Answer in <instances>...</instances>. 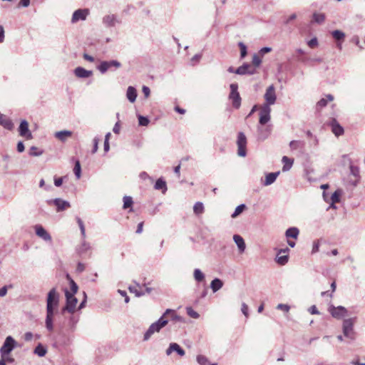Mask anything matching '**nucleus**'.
I'll list each match as a JSON object with an SVG mask.
<instances>
[{
  "instance_id": "bb28decb",
  "label": "nucleus",
  "mask_w": 365,
  "mask_h": 365,
  "mask_svg": "<svg viewBox=\"0 0 365 365\" xmlns=\"http://www.w3.org/2000/svg\"><path fill=\"white\" fill-rule=\"evenodd\" d=\"M289 251L288 248L280 250L277 256L276 261L278 264L281 265H284L288 262V256L287 255H279L281 253H286Z\"/></svg>"
},
{
  "instance_id": "de8ad7c7",
  "label": "nucleus",
  "mask_w": 365,
  "mask_h": 365,
  "mask_svg": "<svg viewBox=\"0 0 365 365\" xmlns=\"http://www.w3.org/2000/svg\"><path fill=\"white\" fill-rule=\"evenodd\" d=\"M187 314L193 319H198L200 317V314L195 312L192 307L186 308Z\"/></svg>"
},
{
  "instance_id": "58836bf2",
  "label": "nucleus",
  "mask_w": 365,
  "mask_h": 365,
  "mask_svg": "<svg viewBox=\"0 0 365 365\" xmlns=\"http://www.w3.org/2000/svg\"><path fill=\"white\" fill-rule=\"evenodd\" d=\"M193 212L196 215H200L204 212V205L202 202H197L193 206Z\"/></svg>"
},
{
  "instance_id": "c9c22d12",
  "label": "nucleus",
  "mask_w": 365,
  "mask_h": 365,
  "mask_svg": "<svg viewBox=\"0 0 365 365\" xmlns=\"http://www.w3.org/2000/svg\"><path fill=\"white\" fill-rule=\"evenodd\" d=\"M66 278L69 281V283H70L71 291V294H73V295H74L78 292V287L77 284L71 279V277H70V275L68 274H66Z\"/></svg>"
},
{
  "instance_id": "7c9ffc66",
  "label": "nucleus",
  "mask_w": 365,
  "mask_h": 365,
  "mask_svg": "<svg viewBox=\"0 0 365 365\" xmlns=\"http://www.w3.org/2000/svg\"><path fill=\"white\" fill-rule=\"evenodd\" d=\"M299 233V230L297 227H290L287 229L285 232V235L287 238L292 237L294 239H297Z\"/></svg>"
},
{
  "instance_id": "5701e85b",
  "label": "nucleus",
  "mask_w": 365,
  "mask_h": 365,
  "mask_svg": "<svg viewBox=\"0 0 365 365\" xmlns=\"http://www.w3.org/2000/svg\"><path fill=\"white\" fill-rule=\"evenodd\" d=\"M137 91L133 86H128L126 91V98L130 103H134L137 98Z\"/></svg>"
},
{
  "instance_id": "393cba45",
  "label": "nucleus",
  "mask_w": 365,
  "mask_h": 365,
  "mask_svg": "<svg viewBox=\"0 0 365 365\" xmlns=\"http://www.w3.org/2000/svg\"><path fill=\"white\" fill-rule=\"evenodd\" d=\"M282 162L283 163L282 171L287 172L292 168L294 163V160L287 156H284L282 157Z\"/></svg>"
},
{
  "instance_id": "e433bc0d",
  "label": "nucleus",
  "mask_w": 365,
  "mask_h": 365,
  "mask_svg": "<svg viewBox=\"0 0 365 365\" xmlns=\"http://www.w3.org/2000/svg\"><path fill=\"white\" fill-rule=\"evenodd\" d=\"M78 322V318L74 316H71L68 322V327L71 331H73L76 329V326Z\"/></svg>"
},
{
  "instance_id": "69168bd1",
  "label": "nucleus",
  "mask_w": 365,
  "mask_h": 365,
  "mask_svg": "<svg viewBox=\"0 0 365 365\" xmlns=\"http://www.w3.org/2000/svg\"><path fill=\"white\" fill-rule=\"evenodd\" d=\"M309 312L312 314H319V312L318 311V309L315 305L311 306L309 309Z\"/></svg>"
},
{
  "instance_id": "a211bd4d",
  "label": "nucleus",
  "mask_w": 365,
  "mask_h": 365,
  "mask_svg": "<svg viewBox=\"0 0 365 365\" xmlns=\"http://www.w3.org/2000/svg\"><path fill=\"white\" fill-rule=\"evenodd\" d=\"M173 351H175L180 356H183L185 354V350L181 348L178 344L175 342L170 344L169 347L165 351V353L168 356H170Z\"/></svg>"
},
{
  "instance_id": "6e6552de",
  "label": "nucleus",
  "mask_w": 365,
  "mask_h": 365,
  "mask_svg": "<svg viewBox=\"0 0 365 365\" xmlns=\"http://www.w3.org/2000/svg\"><path fill=\"white\" fill-rule=\"evenodd\" d=\"M237 145V155L240 157H245L247 155V138L242 132L238 133Z\"/></svg>"
},
{
  "instance_id": "4be33fe9",
  "label": "nucleus",
  "mask_w": 365,
  "mask_h": 365,
  "mask_svg": "<svg viewBox=\"0 0 365 365\" xmlns=\"http://www.w3.org/2000/svg\"><path fill=\"white\" fill-rule=\"evenodd\" d=\"M71 135L72 132L66 130L56 132L54 134V136L62 142H65L67 140V138L71 137Z\"/></svg>"
},
{
  "instance_id": "e2e57ef3",
  "label": "nucleus",
  "mask_w": 365,
  "mask_h": 365,
  "mask_svg": "<svg viewBox=\"0 0 365 365\" xmlns=\"http://www.w3.org/2000/svg\"><path fill=\"white\" fill-rule=\"evenodd\" d=\"M142 91H143V94H144L145 98H148L150 96V90L146 86H143Z\"/></svg>"
},
{
  "instance_id": "0eeeda50",
  "label": "nucleus",
  "mask_w": 365,
  "mask_h": 365,
  "mask_svg": "<svg viewBox=\"0 0 365 365\" xmlns=\"http://www.w3.org/2000/svg\"><path fill=\"white\" fill-rule=\"evenodd\" d=\"M265 103L262 106H267L270 107L274 105L277 101V95L275 92V88L273 85H270L266 89V92L264 95Z\"/></svg>"
},
{
  "instance_id": "412c9836",
  "label": "nucleus",
  "mask_w": 365,
  "mask_h": 365,
  "mask_svg": "<svg viewBox=\"0 0 365 365\" xmlns=\"http://www.w3.org/2000/svg\"><path fill=\"white\" fill-rule=\"evenodd\" d=\"M233 240L237 245L239 252L240 253L244 252L246 248V245L244 239L239 235H234Z\"/></svg>"
},
{
  "instance_id": "72a5a7b5",
  "label": "nucleus",
  "mask_w": 365,
  "mask_h": 365,
  "mask_svg": "<svg viewBox=\"0 0 365 365\" xmlns=\"http://www.w3.org/2000/svg\"><path fill=\"white\" fill-rule=\"evenodd\" d=\"M154 187L155 190H162L163 193L167 190L166 182L161 178L156 180Z\"/></svg>"
},
{
  "instance_id": "6e6d98bb",
  "label": "nucleus",
  "mask_w": 365,
  "mask_h": 365,
  "mask_svg": "<svg viewBox=\"0 0 365 365\" xmlns=\"http://www.w3.org/2000/svg\"><path fill=\"white\" fill-rule=\"evenodd\" d=\"M262 63L260 57L257 54H254L252 56V64L255 67H259Z\"/></svg>"
},
{
  "instance_id": "cd10ccee",
  "label": "nucleus",
  "mask_w": 365,
  "mask_h": 365,
  "mask_svg": "<svg viewBox=\"0 0 365 365\" xmlns=\"http://www.w3.org/2000/svg\"><path fill=\"white\" fill-rule=\"evenodd\" d=\"M169 314L170 315V317L173 321L180 322H184L183 319L180 316L176 314L175 312L170 309H166L162 317H163V319H165V317H166L167 315H169Z\"/></svg>"
},
{
  "instance_id": "79ce46f5",
  "label": "nucleus",
  "mask_w": 365,
  "mask_h": 365,
  "mask_svg": "<svg viewBox=\"0 0 365 365\" xmlns=\"http://www.w3.org/2000/svg\"><path fill=\"white\" fill-rule=\"evenodd\" d=\"M245 208H246V206L245 204H241V205H238L235 208V210L234 212L232 214L231 217L232 218H236L245 210Z\"/></svg>"
},
{
  "instance_id": "a878e982",
  "label": "nucleus",
  "mask_w": 365,
  "mask_h": 365,
  "mask_svg": "<svg viewBox=\"0 0 365 365\" xmlns=\"http://www.w3.org/2000/svg\"><path fill=\"white\" fill-rule=\"evenodd\" d=\"M279 175V172L270 173L267 174L265 177V180L264 182V185L268 186L272 185L277 179L278 175Z\"/></svg>"
},
{
  "instance_id": "c85d7f7f",
  "label": "nucleus",
  "mask_w": 365,
  "mask_h": 365,
  "mask_svg": "<svg viewBox=\"0 0 365 365\" xmlns=\"http://www.w3.org/2000/svg\"><path fill=\"white\" fill-rule=\"evenodd\" d=\"M334 100V96L331 94H327L325 98H322L317 103V108L321 109L325 107L327 105L329 101H332Z\"/></svg>"
},
{
  "instance_id": "dca6fc26",
  "label": "nucleus",
  "mask_w": 365,
  "mask_h": 365,
  "mask_svg": "<svg viewBox=\"0 0 365 365\" xmlns=\"http://www.w3.org/2000/svg\"><path fill=\"white\" fill-rule=\"evenodd\" d=\"M121 66V63L115 60L110 61H102L98 66V69L101 73H105L110 68L115 67L118 68Z\"/></svg>"
},
{
  "instance_id": "39448f33",
  "label": "nucleus",
  "mask_w": 365,
  "mask_h": 365,
  "mask_svg": "<svg viewBox=\"0 0 365 365\" xmlns=\"http://www.w3.org/2000/svg\"><path fill=\"white\" fill-rule=\"evenodd\" d=\"M46 203L48 205H54L57 212H63L71 207V204L68 201L63 200L61 198H55L48 200Z\"/></svg>"
},
{
  "instance_id": "338daca9",
  "label": "nucleus",
  "mask_w": 365,
  "mask_h": 365,
  "mask_svg": "<svg viewBox=\"0 0 365 365\" xmlns=\"http://www.w3.org/2000/svg\"><path fill=\"white\" fill-rule=\"evenodd\" d=\"M308 45L311 48H314L317 45V39L316 38H312L308 41Z\"/></svg>"
},
{
  "instance_id": "680f3d73",
  "label": "nucleus",
  "mask_w": 365,
  "mask_h": 365,
  "mask_svg": "<svg viewBox=\"0 0 365 365\" xmlns=\"http://www.w3.org/2000/svg\"><path fill=\"white\" fill-rule=\"evenodd\" d=\"M98 142H99V139L98 138H95L93 139V148L92 150L93 153H95L97 152V150L98 149Z\"/></svg>"
},
{
  "instance_id": "c756f323",
  "label": "nucleus",
  "mask_w": 365,
  "mask_h": 365,
  "mask_svg": "<svg viewBox=\"0 0 365 365\" xmlns=\"http://www.w3.org/2000/svg\"><path fill=\"white\" fill-rule=\"evenodd\" d=\"M223 286V282L218 278L214 279L210 283V288L213 292H216L220 290Z\"/></svg>"
},
{
  "instance_id": "b1692460",
  "label": "nucleus",
  "mask_w": 365,
  "mask_h": 365,
  "mask_svg": "<svg viewBox=\"0 0 365 365\" xmlns=\"http://www.w3.org/2000/svg\"><path fill=\"white\" fill-rule=\"evenodd\" d=\"M331 130L336 136H339L344 133V128L334 119L331 123Z\"/></svg>"
},
{
  "instance_id": "864d4df0",
  "label": "nucleus",
  "mask_w": 365,
  "mask_h": 365,
  "mask_svg": "<svg viewBox=\"0 0 365 365\" xmlns=\"http://www.w3.org/2000/svg\"><path fill=\"white\" fill-rule=\"evenodd\" d=\"M77 222L78 224L82 237L84 239L86 237V230L84 224L80 218H77Z\"/></svg>"
},
{
  "instance_id": "20e7f679",
  "label": "nucleus",
  "mask_w": 365,
  "mask_h": 365,
  "mask_svg": "<svg viewBox=\"0 0 365 365\" xmlns=\"http://www.w3.org/2000/svg\"><path fill=\"white\" fill-rule=\"evenodd\" d=\"M230 93L229 99L232 101V106L238 109L241 106V97L238 92V85L237 83H232L230 86Z\"/></svg>"
},
{
  "instance_id": "423d86ee",
  "label": "nucleus",
  "mask_w": 365,
  "mask_h": 365,
  "mask_svg": "<svg viewBox=\"0 0 365 365\" xmlns=\"http://www.w3.org/2000/svg\"><path fill=\"white\" fill-rule=\"evenodd\" d=\"M65 296L66 297V305L63 308V312L67 311L68 312L73 314L74 313L76 307L78 300L76 297L71 294V292L66 290Z\"/></svg>"
},
{
  "instance_id": "4c0bfd02",
  "label": "nucleus",
  "mask_w": 365,
  "mask_h": 365,
  "mask_svg": "<svg viewBox=\"0 0 365 365\" xmlns=\"http://www.w3.org/2000/svg\"><path fill=\"white\" fill-rule=\"evenodd\" d=\"M194 279L200 282L205 279V274L200 269H195L193 272Z\"/></svg>"
},
{
  "instance_id": "a18cd8bd",
  "label": "nucleus",
  "mask_w": 365,
  "mask_h": 365,
  "mask_svg": "<svg viewBox=\"0 0 365 365\" xmlns=\"http://www.w3.org/2000/svg\"><path fill=\"white\" fill-rule=\"evenodd\" d=\"M313 19L315 22H317L318 24H321L322 22H324V21L325 19V16L323 14L315 13L313 14Z\"/></svg>"
},
{
  "instance_id": "7ed1b4c3",
  "label": "nucleus",
  "mask_w": 365,
  "mask_h": 365,
  "mask_svg": "<svg viewBox=\"0 0 365 365\" xmlns=\"http://www.w3.org/2000/svg\"><path fill=\"white\" fill-rule=\"evenodd\" d=\"M16 346V341L14 339L9 336L6 338L2 346L0 349V353L2 358L5 359Z\"/></svg>"
},
{
  "instance_id": "774afa93",
  "label": "nucleus",
  "mask_w": 365,
  "mask_h": 365,
  "mask_svg": "<svg viewBox=\"0 0 365 365\" xmlns=\"http://www.w3.org/2000/svg\"><path fill=\"white\" fill-rule=\"evenodd\" d=\"M17 150L18 152L19 153H22L24 151V149H25V147H24V145L23 143V142L21 141H19L18 143H17Z\"/></svg>"
},
{
  "instance_id": "bf43d9fd",
  "label": "nucleus",
  "mask_w": 365,
  "mask_h": 365,
  "mask_svg": "<svg viewBox=\"0 0 365 365\" xmlns=\"http://www.w3.org/2000/svg\"><path fill=\"white\" fill-rule=\"evenodd\" d=\"M277 309H280V310H283L286 312H288L290 309V307L287 304H279L277 306Z\"/></svg>"
},
{
  "instance_id": "2f4dec72",
  "label": "nucleus",
  "mask_w": 365,
  "mask_h": 365,
  "mask_svg": "<svg viewBox=\"0 0 365 365\" xmlns=\"http://www.w3.org/2000/svg\"><path fill=\"white\" fill-rule=\"evenodd\" d=\"M269 134V131L267 129H264L261 126L257 128V138L259 140H265Z\"/></svg>"
},
{
  "instance_id": "37998d69",
  "label": "nucleus",
  "mask_w": 365,
  "mask_h": 365,
  "mask_svg": "<svg viewBox=\"0 0 365 365\" xmlns=\"http://www.w3.org/2000/svg\"><path fill=\"white\" fill-rule=\"evenodd\" d=\"M133 203V199L130 196H124L123 197V209H127V208H129L132 206Z\"/></svg>"
},
{
  "instance_id": "9d476101",
  "label": "nucleus",
  "mask_w": 365,
  "mask_h": 365,
  "mask_svg": "<svg viewBox=\"0 0 365 365\" xmlns=\"http://www.w3.org/2000/svg\"><path fill=\"white\" fill-rule=\"evenodd\" d=\"M329 312L331 315L337 319H341L347 315V309L342 306L335 307L334 305H331L329 307Z\"/></svg>"
},
{
  "instance_id": "f3484780",
  "label": "nucleus",
  "mask_w": 365,
  "mask_h": 365,
  "mask_svg": "<svg viewBox=\"0 0 365 365\" xmlns=\"http://www.w3.org/2000/svg\"><path fill=\"white\" fill-rule=\"evenodd\" d=\"M255 68H252L251 65L248 63H244L242 66L238 67L235 73L238 75H245V74H254L255 73Z\"/></svg>"
},
{
  "instance_id": "1a4fd4ad",
  "label": "nucleus",
  "mask_w": 365,
  "mask_h": 365,
  "mask_svg": "<svg viewBox=\"0 0 365 365\" xmlns=\"http://www.w3.org/2000/svg\"><path fill=\"white\" fill-rule=\"evenodd\" d=\"M89 14L90 11L88 9H77L73 13L71 21L72 24H76L80 21H85Z\"/></svg>"
},
{
  "instance_id": "49530a36",
  "label": "nucleus",
  "mask_w": 365,
  "mask_h": 365,
  "mask_svg": "<svg viewBox=\"0 0 365 365\" xmlns=\"http://www.w3.org/2000/svg\"><path fill=\"white\" fill-rule=\"evenodd\" d=\"M196 359L200 365H207L209 362L208 359L203 355L197 356Z\"/></svg>"
},
{
  "instance_id": "c03bdc74",
  "label": "nucleus",
  "mask_w": 365,
  "mask_h": 365,
  "mask_svg": "<svg viewBox=\"0 0 365 365\" xmlns=\"http://www.w3.org/2000/svg\"><path fill=\"white\" fill-rule=\"evenodd\" d=\"M74 174L77 179H80L81 177V164L78 160H77L75 163V166L73 168Z\"/></svg>"
},
{
  "instance_id": "ddd939ff",
  "label": "nucleus",
  "mask_w": 365,
  "mask_h": 365,
  "mask_svg": "<svg viewBox=\"0 0 365 365\" xmlns=\"http://www.w3.org/2000/svg\"><path fill=\"white\" fill-rule=\"evenodd\" d=\"M34 229L37 237H38L45 242H51L52 238L51 235L41 225H36L34 227Z\"/></svg>"
},
{
  "instance_id": "4468645a",
  "label": "nucleus",
  "mask_w": 365,
  "mask_h": 365,
  "mask_svg": "<svg viewBox=\"0 0 365 365\" xmlns=\"http://www.w3.org/2000/svg\"><path fill=\"white\" fill-rule=\"evenodd\" d=\"M19 133L20 136L26 138V140H31L33 138L31 132L29 129V123L26 120L21 121L19 127Z\"/></svg>"
},
{
  "instance_id": "2eb2a0df",
  "label": "nucleus",
  "mask_w": 365,
  "mask_h": 365,
  "mask_svg": "<svg viewBox=\"0 0 365 365\" xmlns=\"http://www.w3.org/2000/svg\"><path fill=\"white\" fill-rule=\"evenodd\" d=\"M102 23L105 27L110 28L114 27L117 24L120 23V21L115 14H108L103 17Z\"/></svg>"
},
{
  "instance_id": "ea45409f",
  "label": "nucleus",
  "mask_w": 365,
  "mask_h": 365,
  "mask_svg": "<svg viewBox=\"0 0 365 365\" xmlns=\"http://www.w3.org/2000/svg\"><path fill=\"white\" fill-rule=\"evenodd\" d=\"M43 153V150H41L36 146H31L29 150V155L31 156L37 157L41 155Z\"/></svg>"
},
{
  "instance_id": "603ef678",
  "label": "nucleus",
  "mask_w": 365,
  "mask_h": 365,
  "mask_svg": "<svg viewBox=\"0 0 365 365\" xmlns=\"http://www.w3.org/2000/svg\"><path fill=\"white\" fill-rule=\"evenodd\" d=\"M129 289V291L131 292V293H133L135 294V295L136 297H141L143 295L145 294V292H142V291H139L135 287H132V286H130L128 287Z\"/></svg>"
},
{
  "instance_id": "5fc2aeb1",
  "label": "nucleus",
  "mask_w": 365,
  "mask_h": 365,
  "mask_svg": "<svg viewBox=\"0 0 365 365\" xmlns=\"http://www.w3.org/2000/svg\"><path fill=\"white\" fill-rule=\"evenodd\" d=\"M349 168H350V173L353 176H354L356 178L359 177V168L357 166L351 165Z\"/></svg>"
},
{
  "instance_id": "4d7b16f0",
  "label": "nucleus",
  "mask_w": 365,
  "mask_h": 365,
  "mask_svg": "<svg viewBox=\"0 0 365 365\" xmlns=\"http://www.w3.org/2000/svg\"><path fill=\"white\" fill-rule=\"evenodd\" d=\"M340 192L339 190L335 191L331 197L332 204L339 202Z\"/></svg>"
},
{
  "instance_id": "0e129e2a",
  "label": "nucleus",
  "mask_w": 365,
  "mask_h": 365,
  "mask_svg": "<svg viewBox=\"0 0 365 365\" xmlns=\"http://www.w3.org/2000/svg\"><path fill=\"white\" fill-rule=\"evenodd\" d=\"M271 51H272V48H270V47H263L259 50V53L260 55L263 56L265 53L270 52Z\"/></svg>"
},
{
  "instance_id": "13d9d810",
  "label": "nucleus",
  "mask_w": 365,
  "mask_h": 365,
  "mask_svg": "<svg viewBox=\"0 0 365 365\" xmlns=\"http://www.w3.org/2000/svg\"><path fill=\"white\" fill-rule=\"evenodd\" d=\"M248 306L245 303L242 304L241 311L243 313V314L245 316L246 318H248L249 317V312H248Z\"/></svg>"
},
{
  "instance_id": "f8f14e48",
  "label": "nucleus",
  "mask_w": 365,
  "mask_h": 365,
  "mask_svg": "<svg viewBox=\"0 0 365 365\" xmlns=\"http://www.w3.org/2000/svg\"><path fill=\"white\" fill-rule=\"evenodd\" d=\"M271 108L267 106H262L259 111V123L261 125H265L271 119Z\"/></svg>"
},
{
  "instance_id": "6ab92c4d",
  "label": "nucleus",
  "mask_w": 365,
  "mask_h": 365,
  "mask_svg": "<svg viewBox=\"0 0 365 365\" xmlns=\"http://www.w3.org/2000/svg\"><path fill=\"white\" fill-rule=\"evenodd\" d=\"M74 74L79 78H87L93 75V71L79 66L74 69Z\"/></svg>"
},
{
  "instance_id": "f257e3e1",
  "label": "nucleus",
  "mask_w": 365,
  "mask_h": 365,
  "mask_svg": "<svg viewBox=\"0 0 365 365\" xmlns=\"http://www.w3.org/2000/svg\"><path fill=\"white\" fill-rule=\"evenodd\" d=\"M59 304V294L56 288H52L46 299V327L49 331L53 330V319Z\"/></svg>"
},
{
  "instance_id": "3c124183",
  "label": "nucleus",
  "mask_w": 365,
  "mask_h": 365,
  "mask_svg": "<svg viewBox=\"0 0 365 365\" xmlns=\"http://www.w3.org/2000/svg\"><path fill=\"white\" fill-rule=\"evenodd\" d=\"M238 46L240 48V56L241 58H245L247 55V46L242 42H239Z\"/></svg>"
},
{
  "instance_id": "f704fd0d",
  "label": "nucleus",
  "mask_w": 365,
  "mask_h": 365,
  "mask_svg": "<svg viewBox=\"0 0 365 365\" xmlns=\"http://www.w3.org/2000/svg\"><path fill=\"white\" fill-rule=\"evenodd\" d=\"M90 245L86 241H83L81 244L78 246L77 248V252L80 254H84L86 253L89 249H90Z\"/></svg>"
},
{
  "instance_id": "f03ea898",
  "label": "nucleus",
  "mask_w": 365,
  "mask_h": 365,
  "mask_svg": "<svg viewBox=\"0 0 365 365\" xmlns=\"http://www.w3.org/2000/svg\"><path fill=\"white\" fill-rule=\"evenodd\" d=\"M168 321L161 317L157 322L153 323L144 334L143 340L148 341L155 333L159 332L162 328L168 324Z\"/></svg>"
},
{
  "instance_id": "473e14b6",
  "label": "nucleus",
  "mask_w": 365,
  "mask_h": 365,
  "mask_svg": "<svg viewBox=\"0 0 365 365\" xmlns=\"http://www.w3.org/2000/svg\"><path fill=\"white\" fill-rule=\"evenodd\" d=\"M34 353L40 357H43L46 354L47 349L41 344H38L35 348Z\"/></svg>"
},
{
  "instance_id": "aec40b11",
  "label": "nucleus",
  "mask_w": 365,
  "mask_h": 365,
  "mask_svg": "<svg viewBox=\"0 0 365 365\" xmlns=\"http://www.w3.org/2000/svg\"><path fill=\"white\" fill-rule=\"evenodd\" d=\"M0 125L9 130H11L14 128V123L11 120L4 114L0 115Z\"/></svg>"
},
{
  "instance_id": "8fccbe9b",
  "label": "nucleus",
  "mask_w": 365,
  "mask_h": 365,
  "mask_svg": "<svg viewBox=\"0 0 365 365\" xmlns=\"http://www.w3.org/2000/svg\"><path fill=\"white\" fill-rule=\"evenodd\" d=\"M138 123L141 126H147L149 124L150 120L147 117L138 115Z\"/></svg>"
},
{
  "instance_id": "9b49d317",
  "label": "nucleus",
  "mask_w": 365,
  "mask_h": 365,
  "mask_svg": "<svg viewBox=\"0 0 365 365\" xmlns=\"http://www.w3.org/2000/svg\"><path fill=\"white\" fill-rule=\"evenodd\" d=\"M354 322L352 319H344L343 322L344 335L353 340L354 339V332L353 330Z\"/></svg>"
},
{
  "instance_id": "a19ab883",
  "label": "nucleus",
  "mask_w": 365,
  "mask_h": 365,
  "mask_svg": "<svg viewBox=\"0 0 365 365\" xmlns=\"http://www.w3.org/2000/svg\"><path fill=\"white\" fill-rule=\"evenodd\" d=\"M333 38L337 41L343 40L345 37V34L340 30H334L331 32Z\"/></svg>"
},
{
  "instance_id": "052dcab7",
  "label": "nucleus",
  "mask_w": 365,
  "mask_h": 365,
  "mask_svg": "<svg viewBox=\"0 0 365 365\" xmlns=\"http://www.w3.org/2000/svg\"><path fill=\"white\" fill-rule=\"evenodd\" d=\"M30 5V0H20L18 7H28Z\"/></svg>"
},
{
  "instance_id": "09e8293b",
  "label": "nucleus",
  "mask_w": 365,
  "mask_h": 365,
  "mask_svg": "<svg viewBox=\"0 0 365 365\" xmlns=\"http://www.w3.org/2000/svg\"><path fill=\"white\" fill-rule=\"evenodd\" d=\"M303 145V143L298 140H292L289 143V147L292 150H297Z\"/></svg>"
}]
</instances>
